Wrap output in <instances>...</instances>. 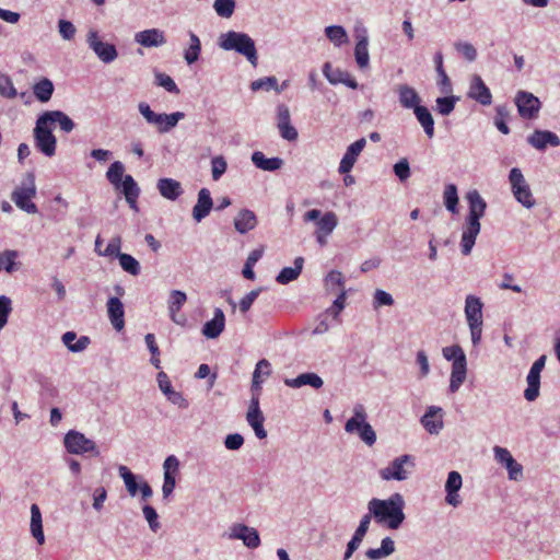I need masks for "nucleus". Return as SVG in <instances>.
Returning a JSON list of instances; mask_svg holds the SVG:
<instances>
[{"mask_svg": "<svg viewBox=\"0 0 560 560\" xmlns=\"http://www.w3.org/2000/svg\"><path fill=\"white\" fill-rule=\"evenodd\" d=\"M228 537L230 539L242 540L243 544L250 549L258 548L260 545V537L257 529L254 527H248L245 524H234L230 528Z\"/></svg>", "mask_w": 560, "mask_h": 560, "instance_id": "obj_14", "label": "nucleus"}, {"mask_svg": "<svg viewBox=\"0 0 560 560\" xmlns=\"http://www.w3.org/2000/svg\"><path fill=\"white\" fill-rule=\"evenodd\" d=\"M509 183L511 185V191L517 202H520L526 209H532L535 207L536 200L532 192L530 186L518 167L511 168L509 174Z\"/></svg>", "mask_w": 560, "mask_h": 560, "instance_id": "obj_4", "label": "nucleus"}, {"mask_svg": "<svg viewBox=\"0 0 560 560\" xmlns=\"http://www.w3.org/2000/svg\"><path fill=\"white\" fill-rule=\"evenodd\" d=\"M325 285L329 291H335L336 289L345 291V278L342 273L338 270H331L325 278Z\"/></svg>", "mask_w": 560, "mask_h": 560, "instance_id": "obj_51", "label": "nucleus"}, {"mask_svg": "<svg viewBox=\"0 0 560 560\" xmlns=\"http://www.w3.org/2000/svg\"><path fill=\"white\" fill-rule=\"evenodd\" d=\"M252 162L257 168L262 171L273 172L281 168L283 160L280 158H266L260 151H255L252 154Z\"/></svg>", "mask_w": 560, "mask_h": 560, "instance_id": "obj_35", "label": "nucleus"}, {"mask_svg": "<svg viewBox=\"0 0 560 560\" xmlns=\"http://www.w3.org/2000/svg\"><path fill=\"white\" fill-rule=\"evenodd\" d=\"M345 431L349 434H355L368 446H373L376 442V432L368 422V413L363 405L357 404L352 409V416L345 424Z\"/></svg>", "mask_w": 560, "mask_h": 560, "instance_id": "obj_3", "label": "nucleus"}, {"mask_svg": "<svg viewBox=\"0 0 560 560\" xmlns=\"http://www.w3.org/2000/svg\"><path fill=\"white\" fill-rule=\"evenodd\" d=\"M48 125L52 127V125L58 124L60 129L63 132H71L75 125L73 120L61 110H47L40 115Z\"/></svg>", "mask_w": 560, "mask_h": 560, "instance_id": "obj_30", "label": "nucleus"}, {"mask_svg": "<svg viewBox=\"0 0 560 560\" xmlns=\"http://www.w3.org/2000/svg\"><path fill=\"white\" fill-rule=\"evenodd\" d=\"M155 83L159 86L164 88L167 92L175 93V94L179 93V90H178L176 83L168 74L161 73V72L155 73Z\"/></svg>", "mask_w": 560, "mask_h": 560, "instance_id": "obj_59", "label": "nucleus"}, {"mask_svg": "<svg viewBox=\"0 0 560 560\" xmlns=\"http://www.w3.org/2000/svg\"><path fill=\"white\" fill-rule=\"evenodd\" d=\"M316 233L331 234L338 225L337 214L332 211L325 212L316 223Z\"/></svg>", "mask_w": 560, "mask_h": 560, "instance_id": "obj_44", "label": "nucleus"}, {"mask_svg": "<svg viewBox=\"0 0 560 560\" xmlns=\"http://www.w3.org/2000/svg\"><path fill=\"white\" fill-rule=\"evenodd\" d=\"M124 173V164L120 161H115L107 170L106 177L112 185H114L116 188H119L120 182L125 177Z\"/></svg>", "mask_w": 560, "mask_h": 560, "instance_id": "obj_49", "label": "nucleus"}, {"mask_svg": "<svg viewBox=\"0 0 560 560\" xmlns=\"http://www.w3.org/2000/svg\"><path fill=\"white\" fill-rule=\"evenodd\" d=\"M213 207L210 190L208 188H201L198 192L197 202L192 208V218L196 222L202 221L209 215Z\"/></svg>", "mask_w": 560, "mask_h": 560, "instance_id": "obj_25", "label": "nucleus"}, {"mask_svg": "<svg viewBox=\"0 0 560 560\" xmlns=\"http://www.w3.org/2000/svg\"><path fill=\"white\" fill-rule=\"evenodd\" d=\"M394 304L393 296L381 289L375 290L373 298V307L378 308L380 306H392Z\"/></svg>", "mask_w": 560, "mask_h": 560, "instance_id": "obj_61", "label": "nucleus"}, {"mask_svg": "<svg viewBox=\"0 0 560 560\" xmlns=\"http://www.w3.org/2000/svg\"><path fill=\"white\" fill-rule=\"evenodd\" d=\"M184 117L185 114L183 112H175L172 114L163 113V122L162 127L160 128V133H166L171 131Z\"/></svg>", "mask_w": 560, "mask_h": 560, "instance_id": "obj_53", "label": "nucleus"}, {"mask_svg": "<svg viewBox=\"0 0 560 560\" xmlns=\"http://www.w3.org/2000/svg\"><path fill=\"white\" fill-rule=\"evenodd\" d=\"M463 486V478L462 475L458 471H450L447 475V479L445 482V502L448 505H452L454 508H457L462 504L460 495L458 494V491L460 490Z\"/></svg>", "mask_w": 560, "mask_h": 560, "instance_id": "obj_15", "label": "nucleus"}, {"mask_svg": "<svg viewBox=\"0 0 560 560\" xmlns=\"http://www.w3.org/2000/svg\"><path fill=\"white\" fill-rule=\"evenodd\" d=\"M395 552V542L390 537L382 539L381 547L376 549H368L365 556L369 560H380Z\"/></svg>", "mask_w": 560, "mask_h": 560, "instance_id": "obj_38", "label": "nucleus"}, {"mask_svg": "<svg viewBox=\"0 0 560 560\" xmlns=\"http://www.w3.org/2000/svg\"><path fill=\"white\" fill-rule=\"evenodd\" d=\"M189 39L190 43L188 48L184 52V58L188 65H192L198 60L200 56L201 43L199 37L192 32H189Z\"/></svg>", "mask_w": 560, "mask_h": 560, "instance_id": "obj_45", "label": "nucleus"}, {"mask_svg": "<svg viewBox=\"0 0 560 560\" xmlns=\"http://www.w3.org/2000/svg\"><path fill=\"white\" fill-rule=\"evenodd\" d=\"M156 188L162 197L172 201L183 194L180 183L173 178H160L156 183Z\"/></svg>", "mask_w": 560, "mask_h": 560, "instance_id": "obj_32", "label": "nucleus"}, {"mask_svg": "<svg viewBox=\"0 0 560 560\" xmlns=\"http://www.w3.org/2000/svg\"><path fill=\"white\" fill-rule=\"evenodd\" d=\"M135 42L145 48L160 47L166 43L164 32L160 28H149L138 32Z\"/></svg>", "mask_w": 560, "mask_h": 560, "instance_id": "obj_22", "label": "nucleus"}, {"mask_svg": "<svg viewBox=\"0 0 560 560\" xmlns=\"http://www.w3.org/2000/svg\"><path fill=\"white\" fill-rule=\"evenodd\" d=\"M284 384L291 388H300L302 386L308 385L315 389H319L323 386L324 381L318 374L307 372L302 373L294 378H285Z\"/></svg>", "mask_w": 560, "mask_h": 560, "instance_id": "obj_28", "label": "nucleus"}, {"mask_svg": "<svg viewBox=\"0 0 560 560\" xmlns=\"http://www.w3.org/2000/svg\"><path fill=\"white\" fill-rule=\"evenodd\" d=\"M235 0H215L213 9L221 18L229 19L235 10Z\"/></svg>", "mask_w": 560, "mask_h": 560, "instance_id": "obj_52", "label": "nucleus"}, {"mask_svg": "<svg viewBox=\"0 0 560 560\" xmlns=\"http://www.w3.org/2000/svg\"><path fill=\"white\" fill-rule=\"evenodd\" d=\"M119 476L122 478L126 489L131 497H135L139 489L140 483L137 482V476L132 474L126 466L120 465L118 468Z\"/></svg>", "mask_w": 560, "mask_h": 560, "instance_id": "obj_46", "label": "nucleus"}, {"mask_svg": "<svg viewBox=\"0 0 560 560\" xmlns=\"http://www.w3.org/2000/svg\"><path fill=\"white\" fill-rule=\"evenodd\" d=\"M107 315L113 327L120 331L125 327V308L119 298H109L107 303Z\"/></svg>", "mask_w": 560, "mask_h": 560, "instance_id": "obj_23", "label": "nucleus"}, {"mask_svg": "<svg viewBox=\"0 0 560 560\" xmlns=\"http://www.w3.org/2000/svg\"><path fill=\"white\" fill-rule=\"evenodd\" d=\"M482 307L483 304L478 296L472 294L466 296L464 312L467 325L483 324Z\"/></svg>", "mask_w": 560, "mask_h": 560, "instance_id": "obj_24", "label": "nucleus"}, {"mask_svg": "<svg viewBox=\"0 0 560 560\" xmlns=\"http://www.w3.org/2000/svg\"><path fill=\"white\" fill-rule=\"evenodd\" d=\"M34 141L36 148L46 156L51 158L56 153L57 139L52 135L51 126L39 116L34 128Z\"/></svg>", "mask_w": 560, "mask_h": 560, "instance_id": "obj_6", "label": "nucleus"}, {"mask_svg": "<svg viewBox=\"0 0 560 560\" xmlns=\"http://www.w3.org/2000/svg\"><path fill=\"white\" fill-rule=\"evenodd\" d=\"M404 508L405 500L400 493H394L385 500L373 498L368 503V511L375 522L389 529H397L404 523Z\"/></svg>", "mask_w": 560, "mask_h": 560, "instance_id": "obj_1", "label": "nucleus"}, {"mask_svg": "<svg viewBox=\"0 0 560 560\" xmlns=\"http://www.w3.org/2000/svg\"><path fill=\"white\" fill-rule=\"evenodd\" d=\"M31 533L39 545L45 542L42 513L35 503L31 505Z\"/></svg>", "mask_w": 560, "mask_h": 560, "instance_id": "obj_36", "label": "nucleus"}, {"mask_svg": "<svg viewBox=\"0 0 560 560\" xmlns=\"http://www.w3.org/2000/svg\"><path fill=\"white\" fill-rule=\"evenodd\" d=\"M415 467L413 457L408 454L395 457L388 466L380 469L378 475L384 481L407 480L411 474V469Z\"/></svg>", "mask_w": 560, "mask_h": 560, "instance_id": "obj_5", "label": "nucleus"}, {"mask_svg": "<svg viewBox=\"0 0 560 560\" xmlns=\"http://www.w3.org/2000/svg\"><path fill=\"white\" fill-rule=\"evenodd\" d=\"M457 100L458 98L455 96H446V97L436 98L438 112L443 116L450 115L454 110Z\"/></svg>", "mask_w": 560, "mask_h": 560, "instance_id": "obj_56", "label": "nucleus"}, {"mask_svg": "<svg viewBox=\"0 0 560 560\" xmlns=\"http://www.w3.org/2000/svg\"><path fill=\"white\" fill-rule=\"evenodd\" d=\"M257 225L256 214L249 209H242L234 218V228L240 234H246Z\"/></svg>", "mask_w": 560, "mask_h": 560, "instance_id": "obj_33", "label": "nucleus"}, {"mask_svg": "<svg viewBox=\"0 0 560 560\" xmlns=\"http://www.w3.org/2000/svg\"><path fill=\"white\" fill-rule=\"evenodd\" d=\"M323 73L330 84L342 83L350 89H357L358 82L350 73L342 71L339 68H332L330 62H325L323 66Z\"/></svg>", "mask_w": 560, "mask_h": 560, "instance_id": "obj_21", "label": "nucleus"}, {"mask_svg": "<svg viewBox=\"0 0 560 560\" xmlns=\"http://www.w3.org/2000/svg\"><path fill=\"white\" fill-rule=\"evenodd\" d=\"M423 428L430 433L438 435L444 427L443 409L436 406H430L420 420Z\"/></svg>", "mask_w": 560, "mask_h": 560, "instance_id": "obj_16", "label": "nucleus"}, {"mask_svg": "<svg viewBox=\"0 0 560 560\" xmlns=\"http://www.w3.org/2000/svg\"><path fill=\"white\" fill-rule=\"evenodd\" d=\"M0 95L5 98H14L18 96L13 81L7 74H0Z\"/></svg>", "mask_w": 560, "mask_h": 560, "instance_id": "obj_55", "label": "nucleus"}, {"mask_svg": "<svg viewBox=\"0 0 560 560\" xmlns=\"http://www.w3.org/2000/svg\"><path fill=\"white\" fill-rule=\"evenodd\" d=\"M413 114L428 138H432L434 136V119L430 110L425 106H420L415 108Z\"/></svg>", "mask_w": 560, "mask_h": 560, "instance_id": "obj_40", "label": "nucleus"}, {"mask_svg": "<svg viewBox=\"0 0 560 560\" xmlns=\"http://www.w3.org/2000/svg\"><path fill=\"white\" fill-rule=\"evenodd\" d=\"M86 43L90 49H92L96 57L104 63H110L118 57L115 45L103 42L96 30L91 28L88 32Z\"/></svg>", "mask_w": 560, "mask_h": 560, "instance_id": "obj_9", "label": "nucleus"}, {"mask_svg": "<svg viewBox=\"0 0 560 560\" xmlns=\"http://www.w3.org/2000/svg\"><path fill=\"white\" fill-rule=\"evenodd\" d=\"M455 49L468 61H475L477 58L476 48L467 42H458L455 44Z\"/></svg>", "mask_w": 560, "mask_h": 560, "instance_id": "obj_60", "label": "nucleus"}, {"mask_svg": "<svg viewBox=\"0 0 560 560\" xmlns=\"http://www.w3.org/2000/svg\"><path fill=\"white\" fill-rule=\"evenodd\" d=\"M11 312V299L7 295H0V330L7 325Z\"/></svg>", "mask_w": 560, "mask_h": 560, "instance_id": "obj_58", "label": "nucleus"}, {"mask_svg": "<svg viewBox=\"0 0 560 560\" xmlns=\"http://www.w3.org/2000/svg\"><path fill=\"white\" fill-rule=\"evenodd\" d=\"M246 421L252 427L258 439L262 440L267 436V431L264 428L265 417L259 407L258 394L252 395L248 410L246 412Z\"/></svg>", "mask_w": 560, "mask_h": 560, "instance_id": "obj_10", "label": "nucleus"}, {"mask_svg": "<svg viewBox=\"0 0 560 560\" xmlns=\"http://www.w3.org/2000/svg\"><path fill=\"white\" fill-rule=\"evenodd\" d=\"M228 163L222 155L214 156L211 160V175L213 180H219L226 172Z\"/></svg>", "mask_w": 560, "mask_h": 560, "instance_id": "obj_57", "label": "nucleus"}, {"mask_svg": "<svg viewBox=\"0 0 560 560\" xmlns=\"http://www.w3.org/2000/svg\"><path fill=\"white\" fill-rule=\"evenodd\" d=\"M143 516L149 523L151 530L156 532L160 528V523L158 522V513L151 505H144L142 508Z\"/></svg>", "mask_w": 560, "mask_h": 560, "instance_id": "obj_64", "label": "nucleus"}, {"mask_svg": "<svg viewBox=\"0 0 560 560\" xmlns=\"http://www.w3.org/2000/svg\"><path fill=\"white\" fill-rule=\"evenodd\" d=\"M365 145V138H360L347 148V151L339 164L338 171L340 174H348L352 170L358 160V156L361 154Z\"/></svg>", "mask_w": 560, "mask_h": 560, "instance_id": "obj_17", "label": "nucleus"}, {"mask_svg": "<svg viewBox=\"0 0 560 560\" xmlns=\"http://www.w3.org/2000/svg\"><path fill=\"white\" fill-rule=\"evenodd\" d=\"M527 142L536 150L544 151L548 145L559 147L560 138L549 130H535L527 137Z\"/></svg>", "mask_w": 560, "mask_h": 560, "instance_id": "obj_18", "label": "nucleus"}, {"mask_svg": "<svg viewBox=\"0 0 560 560\" xmlns=\"http://www.w3.org/2000/svg\"><path fill=\"white\" fill-rule=\"evenodd\" d=\"M119 187H121L126 201L130 208L137 210V199L140 195V188L138 187L132 176L125 175L124 179L120 182Z\"/></svg>", "mask_w": 560, "mask_h": 560, "instance_id": "obj_34", "label": "nucleus"}, {"mask_svg": "<svg viewBox=\"0 0 560 560\" xmlns=\"http://www.w3.org/2000/svg\"><path fill=\"white\" fill-rule=\"evenodd\" d=\"M466 199L469 206L467 220L478 221L485 215L487 203L477 190L468 191Z\"/></svg>", "mask_w": 560, "mask_h": 560, "instance_id": "obj_26", "label": "nucleus"}, {"mask_svg": "<svg viewBox=\"0 0 560 560\" xmlns=\"http://www.w3.org/2000/svg\"><path fill=\"white\" fill-rule=\"evenodd\" d=\"M18 252L7 249L0 255V271L3 269L8 273H12L15 270V259Z\"/></svg>", "mask_w": 560, "mask_h": 560, "instance_id": "obj_54", "label": "nucleus"}, {"mask_svg": "<svg viewBox=\"0 0 560 560\" xmlns=\"http://www.w3.org/2000/svg\"><path fill=\"white\" fill-rule=\"evenodd\" d=\"M443 200L445 208L452 212L457 213L458 212V195H457V187L454 184H448L445 186L444 192H443Z\"/></svg>", "mask_w": 560, "mask_h": 560, "instance_id": "obj_47", "label": "nucleus"}, {"mask_svg": "<svg viewBox=\"0 0 560 560\" xmlns=\"http://www.w3.org/2000/svg\"><path fill=\"white\" fill-rule=\"evenodd\" d=\"M303 264V257H296L294 259V267H284L277 276V282L281 284H287L295 280L302 272Z\"/></svg>", "mask_w": 560, "mask_h": 560, "instance_id": "obj_39", "label": "nucleus"}, {"mask_svg": "<svg viewBox=\"0 0 560 560\" xmlns=\"http://www.w3.org/2000/svg\"><path fill=\"white\" fill-rule=\"evenodd\" d=\"M186 301H187V295L185 292L179 291V290H173L171 292V298H170V302H168V311H170L172 320L176 324H180V322L176 318V313L179 312V310L182 308V306L185 304Z\"/></svg>", "mask_w": 560, "mask_h": 560, "instance_id": "obj_43", "label": "nucleus"}, {"mask_svg": "<svg viewBox=\"0 0 560 560\" xmlns=\"http://www.w3.org/2000/svg\"><path fill=\"white\" fill-rule=\"evenodd\" d=\"M515 104L518 114L523 118H535L540 108V102L534 94L525 91H520L515 97Z\"/></svg>", "mask_w": 560, "mask_h": 560, "instance_id": "obj_13", "label": "nucleus"}, {"mask_svg": "<svg viewBox=\"0 0 560 560\" xmlns=\"http://www.w3.org/2000/svg\"><path fill=\"white\" fill-rule=\"evenodd\" d=\"M65 447L68 453L81 455L92 453L95 456L100 455V451L94 441L88 439L83 433L70 430L66 433L63 439Z\"/></svg>", "mask_w": 560, "mask_h": 560, "instance_id": "obj_8", "label": "nucleus"}, {"mask_svg": "<svg viewBox=\"0 0 560 560\" xmlns=\"http://www.w3.org/2000/svg\"><path fill=\"white\" fill-rule=\"evenodd\" d=\"M219 46L221 49L234 50L244 56L253 66L257 65V50L254 39L246 33L229 31L219 36Z\"/></svg>", "mask_w": 560, "mask_h": 560, "instance_id": "obj_2", "label": "nucleus"}, {"mask_svg": "<svg viewBox=\"0 0 560 560\" xmlns=\"http://www.w3.org/2000/svg\"><path fill=\"white\" fill-rule=\"evenodd\" d=\"M36 195L35 178L33 174L27 175V182L18 187L11 196L12 201L21 210L34 214L37 213V206L32 202V198Z\"/></svg>", "mask_w": 560, "mask_h": 560, "instance_id": "obj_7", "label": "nucleus"}, {"mask_svg": "<svg viewBox=\"0 0 560 560\" xmlns=\"http://www.w3.org/2000/svg\"><path fill=\"white\" fill-rule=\"evenodd\" d=\"M118 259H119L120 267L126 272H128V273H130L132 276H138L140 273V271H141L140 264L131 255L126 254V253L119 254V258Z\"/></svg>", "mask_w": 560, "mask_h": 560, "instance_id": "obj_50", "label": "nucleus"}, {"mask_svg": "<svg viewBox=\"0 0 560 560\" xmlns=\"http://www.w3.org/2000/svg\"><path fill=\"white\" fill-rule=\"evenodd\" d=\"M63 345L71 352H81L90 345V338L88 336H81L77 338L74 331H67L61 337Z\"/></svg>", "mask_w": 560, "mask_h": 560, "instance_id": "obj_37", "label": "nucleus"}, {"mask_svg": "<svg viewBox=\"0 0 560 560\" xmlns=\"http://www.w3.org/2000/svg\"><path fill=\"white\" fill-rule=\"evenodd\" d=\"M526 382L527 388L524 390V397L527 401H534L539 396L540 373L529 370Z\"/></svg>", "mask_w": 560, "mask_h": 560, "instance_id": "obj_41", "label": "nucleus"}, {"mask_svg": "<svg viewBox=\"0 0 560 560\" xmlns=\"http://www.w3.org/2000/svg\"><path fill=\"white\" fill-rule=\"evenodd\" d=\"M467 376V359L466 354L457 358L452 362V371L450 377L448 389L451 393H456L466 381Z\"/></svg>", "mask_w": 560, "mask_h": 560, "instance_id": "obj_19", "label": "nucleus"}, {"mask_svg": "<svg viewBox=\"0 0 560 560\" xmlns=\"http://www.w3.org/2000/svg\"><path fill=\"white\" fill-rule=\"evenodd\" d=\"M467 97L476 101L482 106L492 103V94L479 74H472L469 80Z\"/></svg>", "mask_w": 560, "mask_h": 560, "instance_id": "obj_12", "label": "nucleus"}, {"mask_svg": "<svg viewBox=\"0 0 560 560\" xmlns=\"http://www.w3.org/2000/svg\"><path fill=\"white\" fill-rule=\"evenodd\" d=\"M494 459L505 466L509 472V479L517 481L523 477V467L512 456L511 452L502 446L493 447Z\"/></svg>", "mask_w": 560, "mask_h": 560, "instance_id": "obj_11", "label": "nucleus"}, {"mask_svg": "<svg viewBox=\"0 0 560 560\" xmlns=\"http://www.w3.org/2000/svg\"><path fill=\"white\" fill-rule=\"evenodd\" d=\"M58 30H59L60 36L65 40H71L74 37L75 32H77L75 26L70 21H67V20H59Z\"/></svg>", "mask_w": 560, "mask_h": 560, "instance_id": "obj_63", "label": "nucleus"}, {"mask_svg": "<svg viewBox=\"0 0 560 560\" xmlns=\"http://www.w3.org/2000/svg\"><path fill=\"white\" fill-rule=\"evenodd\" d=\"M394 173L399 178L400 182H405L410 177V166L409 162L406 158L399 160L394 165Z\"/></svg>", "mask_w": 560, "mask_h": 560, "instance_id": "obj_62", "label": "nucleus"}, {"mask_svg": "<svg viewBox=\"0 0 560 560\" xmlns=\"http://www.w3.org/2000/svg\"><path fill=\"white\" fill-rule=\"evenodd\" d=\"M327 38L336 46H341L348 43V34L346 30L340 25H330L325 28Z\"/></svg>", "mask_w": 560, "mask_h": 560, "instance_id": "obj_48", "label": "nucleus"}, {"mask_svg": "<svg viewBox=\"0 0 560 560\" xmlns=\"http://www.w3.org/2000/svg\"><path fill=\"white\" fill-rule=\"evenodd\" d=\"M33 93L39 102L46 103L51 98L54 84L49 79L43 78L34 84Z\"/></svg>", "mask_w": 560, "mask_h": 560, "instance_id": "obj_42", "label": "nucleus"}, {"mask_svg": "<svg viewBox=\"0 0 560 560\" xmlns=\"http://www.w3.org/2000/svg\"><path fill=\"white\" fill-rule=\"evenodd\" d=\"M396 91L398 94L399 104L404 108L415 110V108L421 106V97L413 88L407 84H399L397 85Z\"/></svg>", "mask_w": 560, "mask_h": 560, "instance_id": "obj_27", "label": "nucleus"}, {"mask_svg": "<svg viewBox=\"0 0 560 560\" xmlns=\"http://www.w3.org/2000/svg\"><path fill=\"white\" fill-rule=\"evenodd\" d=\"M369 38L366 31L363 28L361 33L357 31V44L354 48V57L359 68L364 69L369 66Z\"/></svg>", "mask_w": 560, "mask_h": 560, "instance_id": "obj_31", "label": "nucleus"}, {"mask_svg": "<svg viewBox=\"0 0 560 560\" xmlns=\"http://www.w3.org/2000/svg\"><path fill=\"white\" fill-rule=\"evenodd\" d=\"M225 327V316L221 308L214 310V316L202 327V334L209 339L218 338Z\"/></svg>", "mask_w": 560, "mask_h": 560, "instance_id": "obj_29", "label": "nucleus"}, {"mask_svg": "<svg viewBox=\"0 0 560 560\" xmlns=\"http://www.w3.org/2000/svg\"><path fill=\"white\" fill-rule=\"evenodd\" d=\"M480 222L466 219L460 240V249L463 255L467 256L471 253L476 238L480 233Z\"/></svg>", "mask_w": 560, "mask_h": 560, "instance_id": "obj_20", "label": "nucleus"}]
</instances>
